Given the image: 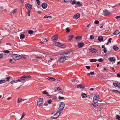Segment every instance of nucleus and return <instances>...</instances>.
I'll return each instance as SVG.
<instances>
[{"label":"nucleus","instance_id":"nucleus-1","mask_svg":"<svg viewBox=\"0 0 120 120\" xmlns=\"http://www.w3.org/2000/svg\"><path fill=\"white\" fill-rule=\"evenodd\" d=\"M58 35L57 34H56L53 36L51 38V40L55 42V45H57L61 48H65L66 46L64 44L59 42H56L58 39Z\"/></svg>","mask_w":120,"mask_h":120},{"label":"nucleus","instance_id":"nucleus-2","mask_svg":"<svg viewBox=\"0 0 120 120\" xmlns=\"http://www.w3.org/2000/svg\"><path fill=\"white\" fill-rule=\"evenodd\" d=\"M21 77V79L23 81H25L26 80L30 78L31 76L30 75H25L22 76Z\"/></svg>","mask_w":120,"mask_h":120},{"label":"nucleus","instance_id":"nucleus-3","mask_svg":"<svg viewBox=\"0 0 120 120\" xmlns=\"http://www.w3.org/2000/svg\"><path fill=\"white\" fill-rule=\"evenodd\" d=\"M58 111L56 112V113L55 112H54L52 113V114H53L54 115V116H52L51 117V118L52 119H56L58 117L59 115L60 114H59V113H58Z\"/></svg>","mask_w":120,"mask_h":120},{"label":"nucleus","instance_id":"nucleus-4","mask_svg":"<svg viewBox=\"0 0 120 120\" xmlns=\"http://www.w3.org/2000/svg\"><path fill=\"white\" fill-rule=\"evenodd\" d=\"M99 96L98 95L96 96L95 95L94 96L93 101L94 103H97L99 100Z\"/></svg>","mask_w":120,"mask_h":120},{"label":"nucleus","instance_id":"nucleus-5","mask_svg":"<svg viewBox=\"0 0 120 120\" xmlns=\"http://www.w3.org/2000/svg\"><path fill=\"white\" fill-rule=\"evenodd\" d=\"M43 101V99L42 98H40L37 101V105L39 106H42Z\"/></svg>","mask_w":120,"mask_h":120},{"label":"nucleus","instance_id":"nucleus-6","mask_svg":"<svg viewBox=\"0 0 120 120\" xmlns=\"http://www.w3.org/2000/svg\"><path fill=\"white\" fill-rule=\"evenodd\" d=\"M60 57L59 58L58 61L60 62H63L66 60V59L64 57L62 56H60Z\"/></svg>","mask_w":120,"mask_h":120},{"label":"nucleus","instance_id":"nucleus-7","mask_svg":"<svg viewBox=\"0 0 120 120\" xmlns=\"http://www.w3.org/2000/svg\"><path fill=\"white\" fill-rule=\"evenodd\" d=\"M25 6L26 9L28 10H30L32 8V5L30 4H26Z\"/></svg>","mask_w":120,"mask_h":120},{"label":"nucleus","instance_id":"nucleus-8","mask_svg":"<svg viewBox=\"0 0 120 120\" xmlns=\"http://www.w3.org/2000/svg\"><path fill=\"white\" fill-rule=\"evenodd\" d=\"M70 54L69 52L64 53L63 54L60 55V56L64 57L65 58V57L68 56Z\"/></svg>","mask_w":120,"mask_h":120},{"label":"nucleus","instance_id":"nucleus-9","mask_svg":"<svg viewBox=\"0 0 120 120\" xmlns=\"http://www.w3.org/2000/svg\"><path fill=\"white\" fill-rule=\"evenodd\" d=\"M103 15L105 16H107L109 15L110 13L107 10H104L103 11Z\"/></svg>","mask_w":120,"mask_h":120},{"label":"nucleus","instance_id":"nucleus-10","mask_svg":"<svg viewBox=\"0 0 120 120\" xmlns=\"http://www.w3.org/2000/svg\"><path fill=\"white\" fill-rule=\"evenodd\" d=\"M89 51L92 53H95L97 51V50L94 48H91L89 49Z\"/></svg>","mask_w":120,"mask_h":120},{"label":"nucleus","instance_id":"nucleus-11","mask_svg":"<svg viewBox=\"0 0 120 120\" xmlns=\"http://www.w3.org/2000/svg\"><path fill=\"white\" fill-rule=\"evenodd\" d=\"M84 43L83 42H80L78 43V46L79 48H80L84 45Z\"/></svg>","mask_w":120,"mask_h":120},{"label":"nucleus","instance_id":"nucleus-12","mask_svg":"<svg viewBox=\"0 0 120 120\" xmlns=\"http://www.w3.org/2000/svg\"><path fill=\"white\" fill-rule=\"evenodd\" d=\"M80 16V14L79 13H77L73 16V18L76 19H77L79 18Z\"/></svg>","mask_w":120,"mask_h":120},{"label":"nucleus","instance_id":"nucleus-13","mask_svg":"<svg viewBox=\"0 0 120 120\" xmlns=\"http://www.w3.org/2000/svg\"><path fill=\"white\" fill-rule=\"evenodd\" d=\"M65 104L63 102H62L60 103V105L59 106L60 107H62V108L61 109H60V110H63L65 105Z\"/></svg>","mask_w":120,"mask_h":120},{"label":"nucleus","instance_id":"nucleus-14","mask_svg":"<svg viewBox=\"0 0 120 120\" xmlns=\"http://www.w3.org/2000/svg\"><path fill=\"white\" fill-rule=\"evenodd\" d=\"M41 6L43 8L45 9L47 8V4L46 3H43L42 4Z\"/></svg>","mask_w":120,"mask_h":120},{"label":"nucleus","instance_id":"nucleus-15","mask_svg":"<svg viewBox=\"0 0 120 120\" xmlns=\"http://www.w3.org/2000/svg\"><path fill=\"white\" fill-rule=\"evenodd\" d=\"M77 87L78 88L81 89H84L85 87L84 86L82 85L81 84L78 85Z\"/></svg>","mask_w":120,"mask_h":120},{"label":"nucleus","instance_id":"nucleus-16","mask_svg":"<svg viewBox=\"0 0 120 120\" xmlns=\"http://www.w3.org/2000/svg\"><path fill=\"white\" fill-rule=\"evenodd\" d=\"M47 79L50 81H54L55 80V79L52 77H49L47 78Z\"/></svg>","mask_w":120,"mask_h":120},{"label":"nucleus","instance_id":"nucleus-17","mask_svg":"<svg viewBox=\"0 0 120 120\" xmlns=\"http://www.w3.org/2000/svg\"><path fill=\"white\" fill-rule=\"evenodd\" d=\"M109 60L112 62L115 61V59L114 57H110L109 58Z\"/></svg>","mask_w":120,"mask_h":120},{"label":"nucleus","instance_id":"nucleus-18","mask_svg":"<svg viewBox=\"0 0 120 120\" xmlns=\"http://www.w3.org/2000/svg\"><path fill=\"white\" fill-rule=\"evenodd\" d=\"M113 49L116 51L118 50L119 49V48L116 45H115L113 46Z\"/></svg>","mask_w":120,"mask_h":120},{"label":"nucleus","instance_id":"nucleus-19","mask_svg":"<svg viewBox=\"0 0 120 120\" xmlns=\"http://www.w3.org/2000/svg\"><path fill=\"white\" fill-rule=\"evenodd\" d=\"M74 37V36L73 35H69L68 37V39L69 40H71Z\"/></svg>","mask_w":120,"mask_h":120},{"label":"nucleus","instance_id":"nucleus-20","mask_svg":"<svg viewBox=\"0 0 120 120\" xmlns=\"http://www.w3.org/2000/svg\"><path fill=\"white\" fill-rule=\"evenodd\" d=\"M98 40L100 41H102L103 40V38L102 36H99L98 37Z\"/></svg>","mask_w":120,"mask_h":120},{"label":"nucleus","instance_id":"nucleus-21","mask_svg":"<svg viewBox=\"0 0 120 120\" xmlns=\"http://www.w3.org/2000/svg\"><path fill=\"white\" fill-rule=\"evenodd\" d=\"M72 0H64V1L66 3L69 4L71 3Z\"/></svg>","mask_w":120,"mask_h":120},{"label":"nucleus","instance_id":"nucleus-22","mask_svg":"<svg viewBox=\"0 0 120 120\" xmlns=\"http://www.w3.org/2000/svg\"><path fill=\"white\" fill-rule=\"evenodd\" d=\"M120 32L118 30H117L113 33V34L114 35H117Z\"/></svg>","mask_w":120,"mask_h":120},{"label":"nucleus","instance_id":"nucleus-23","mask_svg":"<svg viewBox=\"0 0 120 120\" xmlns=\"http://www.w3.org/2000/svg\"><path fill=\"white\" fill-rule=\"evenodd\" d=\"M17 9H15L12 10L11 13V14H14L17 11Z\"/></svg>","mask_w":120,"mask_h":120},{"label":"nucleus","instance_id":"nucleus-24","mask_svg":"<svg viewBox=\"0 0 120 120\" xmlns=\"http://www.w3.org/2000/svg\"><path fill=\"white\" fill-rule=\"evenodd\" d=\"M16 58L15 59V60H19V59H20L21 58V56H20L19 55H17V56H16Z\"/></svg>","mask_w":120,"mask_h":120},{"label":"nucleus","instance_id":"nucleus-25","mask_svg":"<svg viewBox=\"0 0 120 120\" xmlns=\"http://www.w3.org/2000/svg\"><path fill=\"white\" fill-rule=\"evenodd\" d=\"M94 71L90 72V73H88L87 74V75L88 76H89L90 75H94Z\"/></svg>","mask_w":120,"mask_h":120},{"label":"nucleus","instance_id":"nucleus-26","mask_svg":"<svg viewBox=\"0 0 120 120\" xmlns=\"http://www.w3.org/2000/svg\"><path fill=\"white\" fill-rule=\"evenodd\" d=\"M25 36L24 34H21L20 35V38L21 39H23L24 38Z\"/></svg>","mask_w":120,"mask_h":120},{"label":"nucleus","instance_id":"nucleus-27","mask_svg":"<svg viewBox=\"0 0 120 120\" xmlns=\"http://www.w3.org/2000/svg\"><path fill=\"white\" fill-rule=\"evenodd\" d=\"M17 56V54H13L12 56V58L14 59V60H15L16 58V56Z\"/></svg>","mask_w":120,"mask_h":120},{"label":"nucleus","instance_id":"nucleus-28","mask_svg":"<svg viewBox=\"0 0 120 120\" xmlns=\"http://www.w3.org/2000/svg\"><path fill=\"white\" fill-rule=\"evenodd\" d=\"M24 100L23 99H20L19 98H18V99L17 100V103H19L20 102L22 101H24Z\"/></svg>","mask_w":120,"mask_h":120},{"label":"nucleus","instance_id":"nucleus-29","mask_svg":"<svg viewBox=\"0 0 120 120\" xmlns=\"http://www.w3.org/2000/svg\"><path fill=\"white\" fill-rule=\"evenodd\" d=\"M97 61V60L96 59H93L90 60V61L91 62H93Z\"/></svg>","mask_w":120,"mask_h":120},{"label":"nucleus","instance_id":"nucleus-30","mask_svg":"<svg viewBox=\"0 0 120 120\" xmlns=\"http://www.w3.org/2000/svg\"><path fill=\"white\" fill-rule=\"evenodd\" d=\"M81 96L82 98H85L86 97H87L86 94L85 93H83L82 94Z\"/></svg>","mask_w":120,"mask_h":120},{"label":"nucleus","instance_id":"nucleus-31","mask_svg":"<svg viewBox=\"0 0 120 120\" xmlns=\"http://www.w3.org/2000/svg\"><path fill=\"white\" fill-rule=\"evenodd\" d=\"M44 18H47L51 19L52 18V16H47V15H46L44 17Z\"/></svg>","mask_w":120,"mask_h":120},{"label":"nucleus","instance_id":"nucleus-32","mask_svg":"<svg viewBox=\"0 0 120 120\" xmlns=\"http://www.w3.org/2000/svg\"><path fill=\"white\" fill-rule=\"evenodd\" d=\"M62 108V107H60L59 106V108H58V112L57 113H59V114H60L61 113V111H62L63 110H60V109H61V108Z\"/></svg>","mask_w":120,"mask_h":120},{"label":"nucleus","instance_id":"nucleus-33","mask_svg":"<svg viewBox=\"0 0 120 120\" xmlns=\"http://www.w3.org/2000/svg\"><path fill=\"white\" fill-rule=\"evenodd\" d=\"M81 38V37L80 36H77L76 37L75 39L77 40H79Z\"/></svg>","mask_w":120,"mask_h":120},{"label":"nucleus","instance_id":"nucleus-34","mask_svg":"<svg viewBox=\"0 0 120 120\" xmlns=\"http://www.w3.org/2000/svg\"><path fill=\"white\" fill-rule=\"evenodd\" d=\"M6 77L5 78V79H6V80L7 81H8L9 79H10L11 78V77L10 76L8 77L7 75H6Z\"/></svg>","mask_w":120,"mask_h":120},{"label":"nucleus","instance_id":"nucleus-35","mask_svg":"<svg viewBox=\"0 0 120 120\" xmlns=\"http://www.w3.org/2000/svg\"><path fill=\"white\" fill-rule=\"evenodd\" d=\"M34 32L33 31L30 30H29L28 31V34H33Z\"/></svg>","mask_w":120,"mask_h":120},{"label":"nucleus","instance_id":"nucleus-36","mask_svg":"<svg viewBox=\"0 0 120 120\" xmlns=\"http://www.w3.org/2000/svg\"><path fill=\"white\" fill-rule=\"evenodd\" d=\"M6 82V81L5 80H0V84H2L3 83H5Z\"/></svg>","mask_w":120,"mask_h":120},{"label":"nucleus","instance_id":"nucleus-37","mask_svg":"<svg viewBox=\"0 0 120 120\" xmlns=\"http://www.w3.org/2000/svg\"><path fill=\"white\" fill-rule=\"evenodd\" d=\"M17 82L16 80H14L11 81L10 83L11 84H13L14 83H16Z\"/></svg>","mask_w":120,"mask_h":120},{"label":"nucleus","instance_id":"nucleus-38","mask_svg":"<svg viewBox=\"0 0 120 120\" xmlns=\"http://www.w3.org/2000/svg\"><path fill=\"white\" fill-rule=\"evenodd\" d=\"M76 4H78L79 6H81L82 5V4L79 1L77 2L76 3Z\"/></svg>","mask_w":120,"mask_h":120},{"label":"nucleus","instance_id":"nucleus-39","mask_svg":"<svg viewBox=\"0 0 120 120\" xmlns=\"http://www.w3.org/2000/svg\"><path fill=\"white\" fill-rule=\"evenodd\" d=\"M116 119L118 120H120V116L119 115H116Z\"/></svg>","mask_w":120,"mask_h":120},{"label":"nucleus","instance_id":"nucleus-40","mask_svg":"<svg viewBox=\"0 0 120 120\" xmlns=\"http://www.w3.org/2000/svg\"><path fill=\"white\" fill-rule=\"evenodd\" d=\"M16 80L17 82H22L23 81L22 80V79H21V77L20 79H17V80Z\"/></svg>","mask_w":120,"mask_h":120},{"label":"nucleus","instance_id":"nucleus-41","mask_svg":"<svg viewBox=\"0 0 120 120\" xmlns=\"http://www.w3.org/2000/svg\"><path fill=\"white\" fill-rule=\"evenodd\" d=\"M10 52V51L8 50H5L3 52L7 53H8Z\"/></svg>","mask_w":120,"mask_h":120},{"label":"nucleus","instance_id":"nucleus-42","mask_svg":"<svg viewBox=\"0 0 120 120\" xmlns=\"http://www.w3.org/2000/svg\"><path fill=\"white\" fill-rule=\"evenodd\" d=\"M113 85L116 87H117L118 86V82L117 83H115V82H114L113 83Z\"/></svg>","mask_w":120,"mask_h":120},{"label":"nucleus","instance_id":"nucleus-43","mask_svg":"<svg viewBox=\"0 0 120 120\" xmlns=\"http://www.w3.org/2000/svg\"><path fill=\"white\" fill-rule=\"evenodd\" d=\"M30 10H28L27 11V13L28 16H30Z\"/></svg>","mask_w":120,"mask_h":120},{"label":"nucleus","instance_id":"nucleus-44","mask_svg":"<svg viewBox=\"0 0 120 120\" xmlns=\"http://www.w3.org/2000/svg\"><path fill=\"white\" fill-rule=\"evenodd\" d=\"M94 22L95 24H98L99 23V22L98 20H96Z\"/></svg>","mask_w":120,"mask_h":120},{"label":"nucleus","instance_id":"nucleus-45","mask_svg":"<svg viewBox=\"0 0 120 120\" xmlns=\"http://www.w3.org/2000/svg\"><path fill=\"white\" fill-rule=\"evenodd\" d=\"M76 1L75 0H73L72 1L71 4L72 5H73L75 4L76 3Z\"/></svg>","mask_w":120,"mask_h":120},{"label":"nucleus","instance_id":"nucleus-46","mask_svg":"<svg viewBox=\"0 0 120 120\" xmlns=\"http://www.w3.org/2000/svg\"><path fill=\"white\" fill-rule=\"evenodd\" d=\"M66 32L68 33L70 31V30L69 29V28H66Z\"/></svg>","mask_w":120,"mask_h":120},{"label":"nucleus","instance_id":"nucleus-47","mask_svg":"<svg viewBox=\"0 0 120 120\" xmlns=\"http://www.w3.org/2000/svg\"><path fill=\"white\" fill-rule=\"evenodd\" d=\"M103 51L104 53H106L107 52L106 49L105 48H104V49L103 50Z\"/></svg>","mask_w":120,"mask_h":120},{"label":"nucleus","instance_id":"nucleus-48","mask_svg":"<svg viewBox=\"0 0 120 120\" xmlns=\"http://www.w3.org/2000/svg\"><path fill=\"white\" fill-rule=\"evenodd\" d=\"M47 101L48 103L49 104H50L52 102V101L50 99L48 100Z\"/></svg>","mask_w":120,"mask_h":120},{"label":"nucleus","instance_id":"nucleus-49","mask_svg":"<svg viewBox=\"0 0 120 120\" xmlns=\"http://www.w3.org/2000/svg\"><path fill=\"white\" fill-rule=\"evenodd\" d=\"M98 61L99 62H102L103 61L102 59L100 58L98 60Z\"/></svg>","mask_w":120,"mask_h":120},{"label":"nucleus","instance_id":"nucleus-50","mask_svg":"<svg viewBox=\"0 0 120 120\" xmlns=\"http://www.w3.org/2000/svg\"><path fill=\"white\" fill-rule=\"evenodd\" d=\"M57 90L58 91H59L60 92L61 91V89L60 87H58L57 88Z\"/></svg>","mask_w":120,"mask_h":120},{"label":"nucleus","instance_id":"nucleus-51","mask_svg":"<svg viewBox=\"0 0 120 120\" xmlns=\"http://www.w3.org/2000/svg\"><path fill=\"white\" fill-rule=\"evenodd\" d=\"M37 2L38 5H40V1L39 0H36Z\"/></svg>","mask_w":120,"mask_h":120},{"label":"nucleus","instance_id":"nucleus-52","mask_svg":"<svg viewBox=\"0 0 120 120\" xmlns=\"http://www.w3.org/2000/svg\"><path fill=\"white\" fill-rule=\"evenodd\" d=\"M33 61L35 62H37L38 61V60L36 59H33Z\"/></svg>","mask_w":120,"mask_h":120},{"label":"nucleus","instance_id":"nucleus-53","mask_svg":"<svg viewBox=\"0 0 120 120\" xmlns=\"http://www.w3.org/2000/svg\"><path fill=\"white\" fill-rule=\"evenodd\" d=\"M9 61L11 63H13L14 62V61H13V60L11 59H9Z\"/></svg>","mask_w":120,"mask_h":120},{"label":"nucleus","instance_id":"nucleus-54","mask_svg":"<svg viewBox=\"0 0 120 120\" xmlns=\"http://www.w3.org/2000/svg\"><path fill=\"white\" fill-rule=\"evenodd\" d=\"M58 98L59 99H63L64 98V97H61L60 96H59Z\"/></svg>","mask_w":120,"mask_h":120},{"label":"nucleus","instance_id":"nucleus-55","mask_svg":"<svg viewBox=\"0 0 120 120\" xmlns=\"http://www.w3.org/2000/svg\"><path fill=\"white\" fill-rule=\"evenodd\" d=\"M47 92L45 90L44 91H43L42 92V93L44 94H46L47 93Z\"/></svg>","mask_w":120,"mask_h":120},{"label":"nucleus","instance_id":"nucleus-56","mask_svg":"<svg viewBox=\"0 0 120 120\" xmlns=\"http://www.w3.org/2000/svg\"><path fill=\"white\" fill-rule=\"evenodd\" d=\"M57 98L55 96H54L52 98V99L53 100H55Z\"/></svg>","mask_w":120,"mask_h":120},{"label":"nucleus","instance_id":"nucleus-57","mask_svg":"<svg viewBox=\"0 0 120 120\" xmlns=\"http://www.w3.org/2000/svg\"><path fill=\"white\" fill-rule=\"evenodd\" d=\"M112 92H116L117 93L118 91V90H113L112 91Z\"/></svg>","mask_w":120,"mask_h":120},{"label":"nucleus","instance_id":"nucleus-58","mask_svg":"<svg viewBox=\"0 0 120 120\" xmlns=\"http://www.w3.org/2000/svg\"><path fill=\"white\" fill-rule=\"evenodd\" d=\"M112 40V38H109L108 40V41L110 43L111 42V40Z\"/></svg>","mask_w":120,"mask_h":120},{"label":"nucleus","instance_id":"nucleus-59","mask_svg":"<svg viewBox=\"0 0 120 120\" xmlns=\"http://www.w3.org/2000/svg\"><path fill=\"white\" fill-rule=\"evenodd\" d=\"M90 38L91 39H93L94 38V37L92 35H91L90 36Z\"/></svg>","mask_w":120,"mask_h":120},{"label":"nucleus","instance_id":"nucleus-60","mask_svg":"<svg viewBox=\"0 0 120 120\" xmlns=\"http://www.w3.org/2000/svg\"><path fill=\"white\" fill-rule=\"evenodd\" d=\"M92 105H93V106H94V107H96L98 106V105H97V104H93V103H92Z\"/></svg>","mask_w":120,"mask_h":120},{"label":"nucleus","instance_id":"nucleus-61","mask_svg":"<svg viewBox=\"0 0 120 120\" xmlns=\"http://www.w3.org/2000/svg\"><path fill=\"white\" fill-rule=\"evenodd\" d=\"M53 58H51L49 60L48 62H51L52 60H53Z\"/></svg>","mask_w":120,"mask_h":120},{"label":"nucleus","instance_id":"nucleus-62","mask_svg":"<svg viewBox=\"0 0 120 120\" xmlns=\"http://www.w3.org/2000/svg\"><path fill=\"white\" fill-rule=\"evenodd\" d=\"M76 80L75 79H73L71 80V81L72 82H75Z\"/></svg>","mask_w":120,"mask_h":120},{"label":"nucleus","instance_id":"nucleus-63","mask_svg":"<svg viewBox=\"0 0 120 120\" xmlns=\"http://www.w3.org/2000/svg\"><path fill=\"white\" fill-rule=\"evenodd\" d=\"M4 56L3 54H0V59L2 58Z\"/></svg>","mask_w":120,"mask_h":120},{"label":"nucleus","instance_id":"nucleus-64","mask_svg":"<svg viewBox=\"0 0 120 120\" xmlns=\"http://www.w3.org/2000/svg\"><path fill=\"white\" fill-rule=\"evenodd\" d=\"M86 68L88 69H90V67L89 66H86Z\"/></svg>","mask_w":120,"mask_h":120}]
</instances>
